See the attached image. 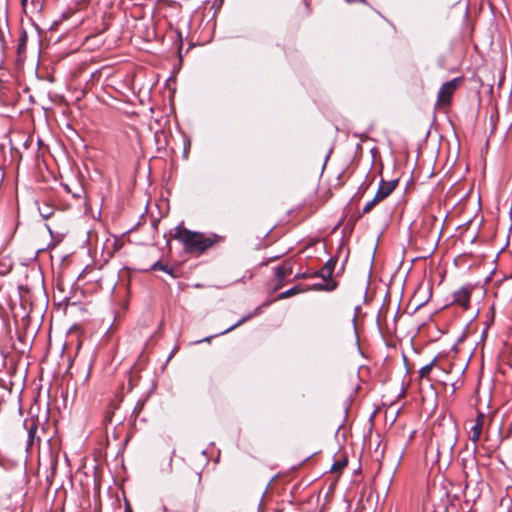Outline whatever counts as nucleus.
Here are the masks:
<instances>
[{"label": "nucleus", "mask_w": 512, "mask_h": 512, "mask_svg": "<svg viewBox=\"0 0 512 512\" xmlns=\"http://www.w3.org/2000/svg\"><path fill=\"white\" fill-rule=\"evenodd\" d=\"M251 316H247V317H244L242 318L241 320H239L236 324H234L233 326L229 327L228 329H226L225 331L222 332L223 333H227L233 329H235L236 327L240 326L241 324H243L244 322H246L248 319H250Z\"/></svg>", "instance_id": "9d476101"}, {"label": "nucleus", "mask_w": 512, "mask_h": 512, "mask_svg": "<svg viewBox=\"0 0 512 512\" xmlns=\"http://www.w3.org/2000/svg\"><path fill=\"white\" fill-rule=\"evenodd\" d=\"M345 462H337L332 466V470H338L345 466Z\"/></svg>", "instance_id": "f8f14e48"}, {"label": "nucleus", "mask_w": 512, "mask_h": 512, "mask_svg": "<svg viewBox=\"0 0 512 512\" xmlns=\"http://www.w3.org/2000/svg\"><path fill=\"white\" fill-rule=\"evenodd\" d=\"M25 37L21 39V43L19 44V52L21 51V49L23 48L24 44H25Z\"/></svg>", "instance_id": "2eb2a0df"}, {"label": "nucleus", "mask_w": 512, "mask_h": 512, "mask_svg": "<svg viewBox=\"0 0 512 512\" xmlns=\"http://www.w3.org/2000/svg\"><path fill=\"white\" fill-rule=\"evenodd\" d=\"M174 238L180 241L184 245L185 250L190 253H202L213 244V241L210 238L204 237L203 234L183 227L175 229Z\"/></svg>", "instance_id": "f257e3e1"}, {"label": "nucleus", "mask_w": 512, "mask_h": 512, "mask_svg": "<svg viewBox=\"0 0 512 512\" xmlns=\"http://www.w3.org/2000/svg\"><path fill=\"white\" fill-rule=\"evenodd\" d=\"M333 268L331 265L327 264L325 267L321 269V276L322 277H330L332 275Z\"/></svg>", "instance_id": "1a4fd4ad"}, {"label": "nucleus", "mask_w": 512, "mask_h": 512, "mask_svg": "<svg viewBox=\"0 0 512 512\" xmlns=\"http://www.w3.org/2000/svg\"><path fill=\"white\" fill-rule=\"evenodd\" d=\"M41 214L45 218L49 217V215H50L49 208H47V210H44V212H41Z\"/></svg>", "instance_id": "4468645a"}, {"label": "nucleus", "mask_w": 512, "mask_h": 512, "mask_svg": "<svg viewBox=\"0 0 512 512\" xmlns=\"http://www.w3.org/2000/svg\"><path fill=\"white\" fill-rule=\"evenodd\" d=\"M290 274V269L282 266V267H278L276 269V275L279 277V278H284L286 277L287 275Z\"/></svg>", "instance_id": "6e6552de"}, {"label": "nucleus", "mask_w": 512, "mask_h": 512, "mask_svg": "<svg viewBox=\"0 0 512 512\" xmlns=\"http://www.w3.org/2000/svg\"><path fill=\"white\" fill-rule=\"evenodd\" d=\"M27 0H22V4L25 5Z\"/></svg>", "instance_id": "a211bd4d"}, {"label": "nucleus", "mask_w": 512, "mask_h": 512, "mask_svg": "<svg viewBox=\"0 0 512 512\" xmlns=\"http://www.w3.org/2000/svg\"><path fill=\"white\" fill-rule=\"evenodd\" d=\"M511 428H512V422H511Z\"/></svg>", "instance_id": "6ab92c4d"}, {"label": "nucleus", "mask_w": 512, "mask_h": 512, "mask_svg": "<svg viewBox=\"0 0 512 512\" xmlns=\"http://www.w3.org/2000/svg\"><path fill=\"white\" fill-rule=\"evenodd\" d=\"M352 322H353V326L355 327L356 315H354Z\"/></svg>", "instance_id": "f3484780"}, {"label": "nucleus", "mask_w": 512, "mask_h": 512, "mask_svg": "<svg viewBox=\"0 0 512 512\" xmlns=\"http://www.w3.org/2000/svg\"><path fill=\"white\" fill-rule=\"evenodd\" d=\"M300 290L297 288V287H293L285 292H282L278 298L279 299H285V298H288V297H291L295 294H297Z\"/></svg>", "instance_id": "0eeeda50"}, {"label": "nucleus", "mask_w": 512, "mask_h": 512, "mask_svg": "<svg viewBox=\"0 0 512 512\" xmlns=\"http://www.w3.org/2000/svg\"><path fill=\"white\" fill-rule=\"evenodd\" d=\"M335 288V284L333 285H328L325 289L326 290H333Z\"/></svg>", "instance_id": "dca6fc26"}, {"label": "nucleus", "mask_w": 512, "mask_h": 512, "mask_svg": "<svg viewBox=\"0 0 512 512\" xmlns=\"http://www.w3.org/2000/svg\"><path fill=\"white\" fill-rule=\"evenodd\" d=\"M470 296V290L462 287L454 293V301L464 309H468Z\"/></svg>", "instance_id": "39448f33"}, {"label": "nucleus", "mask_w": 512, "mask_h": 512, "mask_svg": "<svg viewBox=\"0 0 512 512\" xmlns=\"http://www.w3.org/2000/svg\"><path fill=\"white\" fill-rule=\"evenodd\" d=\"M396 187V182L394 181H391V182H383L379 188H378V191L376 193V195L374 196V198L367 202L366 205L364 206L363 208V212L364 213H368L370 212L377 203H379L380 201L384 200L386 197H388L392 191L395 189Z\"/></svg>", "instance_id": "7ed1b4c3"}, {"label": "nucleus", "mask_w": 512, "mask_h": 512, "mask_svg": "<svg viewBox=\"0 0 512 512\" xmlns=\"http://www.w3.org/2000/svg\"><path fill=\"white\" fill-rule=\"evenodd\" d=\"M433 366H434V362H431V363H429V364H427V365L423 366V367L419 370V374H420V376H421L422 378L427 377V376L430 374V372H431V370H432Z\"/></svg>", "instance_id": "423d86ee"}, {"label": "nucleus", "mask_w": 512, "mask_h": 512, "mask_svg": "<svg viewBox=\"0 0 512 512\" xmlns=\"http://www.w3.org/2000/svg\"><path fill=\"white\" fill-rule=\"evenodd\" d=\"M153 269H155V270L160 269V270L168 272L167 268L165 266L161 265L160 263L154 264Z\"/></svg>", "instance_id": "ddd939ff"}, {"label": "nucleus", "mask_w": 512, "mask_h": 512, "mask_svg": "<svg viewBox=\"0 0 512 512\" xmlns=\"http://www.w3.org/2000/svg\"><path fill=\"white\" fill-rule=\"evenodd\" d=\"M460 82H461L460 78H455L451 81L445 82L441 86V88L438 92V96H437V102H436L437 108H443V107H447L450 105L452 95L458 88Z\"/></svg>", "instance_id": "f03ea898"}, {"label": "nucleus", "mask_w": 512, "mask_h": 512, "mask_svg": "<svg viewBox=\"0 0 512 512\" xmlns=\"http://www.w3.org/2000/svg\"><path fill=\"white\" fill-rule=\"evenodd\" d=\"M485 416L480 413L477 416L475 424L471 428L470 439L473 443H477L481 437L483 426H484Z\"/></svg>", "instance_id": "20e7f679"}, {"label": "nucleus", "mask_w": 512, "mask_h": 512, "mask_svg": "<svg viewBox=\"0 0 512 512\" xmlns=\"http://www.w3.org/2000/svg\"><path fill=\"white\" fill-rule=\"evenodd\" d=\"M37 430V426L35 424H33L30 428H29V431H28V436H29V439H30V442L33 441V437H34V434Z\"/></svg>", "instance_id": "9b49d317"}]
</instances>
